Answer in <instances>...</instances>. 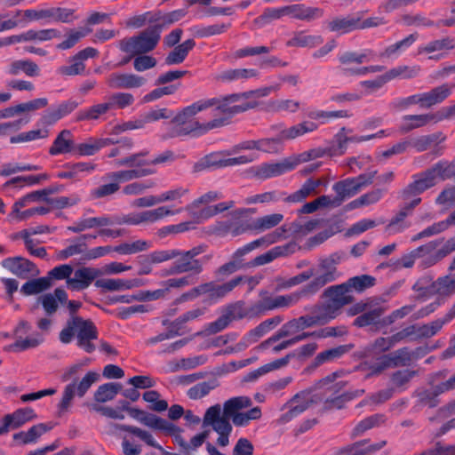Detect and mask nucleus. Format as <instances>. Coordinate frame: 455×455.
<instances>
[{
  "instance_id": "obj_63",
  "label": "nucleus",
  "mask_w": 455,
  "mask_h": 455,
  "mask_svg": "<svg viewBox=\"0 0 455 455\" xmlns=\"http://www.w3.org/2000/svg\"><path fill=\"white\" fill-rule=\"evenodd\" d=\"M219 386L217 379H210L195 385L188 391V395L191 399H200L207 395L212 390Z\"/></svg>"
},
{
  "instance_id": "obj_9",
  "label": "nucleus",
  "mask_w": 455,
  "mask_h": 455,
  "mask_svg": "<svg viewBox=\"0 0 455 455\" xmlns=\"http://www.w3.org/2000/svg\"><path fill=\"white\" fill-rule=\"evenodd\" d=\"M204 427H211L218 435V445L226 447L229 444V435L233 430L231 423L221 416V406L215 404L209 407L203 419Z\"/></svg>"
},
{
  "instance_id": "obj_27",
  "label": "nucleus",
  "mask_w": 455,
  "mask_h": 455,
  "mask_svg": "<svg viewBox=\"0 0 455 455\" xmlns=\"http://www.w3.org/2000/svg\"><path fill=\"white\" fill-rule=\"evenodd\" d=\"M324 294L329 299L328 302L334 307H337L339 311L342 307L351 303L353 300L350 290L346 283L327 288Z\"/></svg>"
},
{
  "instance_id": "obj_6",
  "label": "nucleus",
  "mask_w": 455,
  "mask_h": 455,
  "mask_svg": "<svg viewBox=\"0 0 455 455\" xmlns=\"http://www.w3.org/2000/svg\"><path fill=\"white\" fill-rule=\"evenodd\" d=\"M420 68L419 66H398L394 68H391L385 74L378 76L375 79L365 80L359 83L358 86L360 89L359 94H362V97L371 95L376 93L379 89H381L385 84L387 82L395 79V78H403L408 79L417 76L419 74Z\"/></svg>"
},
{
  "instance_id": "obj_61",
  "label": "nucleus",
  "mask_w": 455,
  "mask_h": 455,
  "mask_svg": "<svg viewBox=\"0 0 455 455\" xmlns=\"http://www.w3.org/2000/svg\"><path fill=\"white\" fill-rule=\"evenodd\" d=\"M16 16L20 17L22 26L30 22L41 20H48V8L47 9H27L16 11Z\"/></svg>"
},
{
  "instance_id": "obj_4",
  "label": "nucleus",
  "mask_w": 455,
  "mask_h": 455,
  "mask_svg": "<svg viewBox=\"0 0 455 455\" xmlns=\"http://www.w3.org/2000/svg\"><path fill=\"white\" fill-rule=\"evenodd\" d=\"M285 16L309 22L322 18L323 16V10L319 7L307 6L302 4H294L278 8H267L264 11L260 19L269 21L272 20H278Z\"/></svg>"
},
{
  "instance_id": "obj_45",
  "label": "nucleus",
  "mask_w": 455,
  "mask_h": 455,
  "mask_svg": "<svg viewBox=\"0 0 455 455\" xmlns=\"http://www.w3.org/2000/svg\"><path fill=\"white\" fill-rule=\"evenodd\" d=\"M283 220L281 213H272L252 220V232L259 234L278 226Z\"/></svg>"
},
{
  "instance_id": "obj_41",
  "label": "nucleus",
  "mask_w": 455,
  "mask_h": 455,
  "mask_svg": "<svg viewBox=\"0 0 455 455\" xmlns=\"http://www.w3.org/2000/svg\"><path fill=\"white\" fill-rule=\"evenodd\" d=\"M113 143L114 141L108 138H89L86 141L76 146V153L79 156H92L100 148Z\"/></svg>"
},
{
  "instance_id": "obj_16",
  "label": "nucleus",
  "mask_w": 455,
  "mask_h": 455,
  "mask_svg": "<svg viewBox=\"0 0 455 455\" xmlns=\"http://www.w3.org/2000/svg\"><path fill=\"white\" fill-rule=\"evenodd\" d=\"M412 288L419 293V297L420 298H425L432 294L451 296L455 293V274L437 278V280L433 282L427 288L423 287L420 282H417Z\"/></svg>"
},
{
  "instance_id": "obj_1",
  "label": "nucleus",
  "mask_w": 455,
  "mask_h": 455,
  "mask_svg": "<svg viewBox=\"0 0 455 455\" xmlns=\"http://www.w3.org/2000/svg\"><path fill=\"white\" fill-rule=\"evenodd\" d=\"M258 101L253 99L251 92L227 96L221 100L212 98L200 100L182 108L174 118L172 136H185L192 134L200 136L211 130L221 127L227 124L226 118H214L209 122L194 120L198 113L215 107V112L229 116L235 115L257 107Z\"/></svg>"
},
{
  "instance_id": "obj_57",
  "label": "nucleus",
  "mask_w": 455,
  "mask_h": 455,
  "mask_svg": "<svg viewBox=\"0 0 455 455\" xmlns=\"http://www.w3.org/2000/svg\"><path fill=\"white\" fill-rule=\"evenodd\" d=\"M96 169V164L91 162H80L70 166L69 170L58 173L61 179H72L78 177L82 173H92Z\"/></svg>"
},
{
  "instance_id": "obj_19",
  "label": "nucleus",
  "mask_w": 455,
  "mask_h": 455,
  "mask_svg": "<svg viewBox=\"0 0 455 455\" xmlns=\"http://www.w3.org/2000/svg\"><path fill=\"white\" fill-rule=\"evenodd\" d=\"M1 265L20 278H28L39 274L36 266L22 257L6 258L1 262Z\"/></svg>"
},
{
  "instance_id": "obj_36",
  "label": "nucleus",
  "mask_w": 455,
  "mask_h": 455,
  "mask_svg": "<svg viewBox=\"0 0 455 455\" xmlns=\"http://www.w3.org/2000/svg\"><path fill=\"white\" fill-rule=\"evenodd\" d=\"M318 128V125L312 121H304L293 126L282 130L278 134V140L284 141L294 140L307 133L313 132Z\"/></svg>"
},
{
  "instance_id": "obj_5",
  "label": "nucleus",
  "mask_w": 455,
  "mask_h": 455,
  "mask_svg": "<svg viewBox=\"0 0 455 455\" xmlns=\"http://www.w3.org/2000/svg\"><path fill=\"white\" fill-rule=\"evenodd\" d=\"M146 153L132 155L116 162V165H126L132 167L129 170L113 172L106 175V179L118 183L127 182L135 179L142 178L156 172V169L150 167H143L147 164L145 162Z\"/></svg>"
},
{
  "instance_id": "obj_31",
  "label": "nucleus",
  "mask_w": 455,
  "mask_h": 455,
  "mask_svg": "<svg viewBox=\"0 0 455 455\" xmlns=\"http://www.w3.org/2000/svg\"><path fill=\"white\" fill-rule=\"evenodd\" d=\"M52 428V424L39 423L28 431H20L13 435V440L19 444L35 443L46 432Z\"/></svg>"
},
{
  "instance_id": "obj_53",
  "label": "nucleus",
  "mask_w": 455,
  "mask_h": 455,
  "mask_svg": "<svg viewBox=\"0 0 455 455\" xmlns=\"http://www.w3.org/2000/svg\"><path fill=\"white\" fill-rule=\"evenodd\" d=\"M52 286L50 277H41L30 280L25 283L20 289V291L25 295L38 294Z\"/></svg>"
},
{
  "instance_id": "obj_62",
  "label": "nucleus",
  "mask_w": 455,
  "mask_h": 455,
  "mask_svg": "<svg viewBox=\"0 0 455 455\" xmlns=\"http://www.w3.org/2000/svg\"><path fill=\"white\" fill-rule=\"evenodd\" d=\"M108 102L100 103L84 109L77 114V120H95L110 110Z\"/></svg>"
},
{
  "instance_id": "obj_43",
  "label": "nucleus",
  "mask_w": 455,
  "mask_h": 455,
  "mask_svg": "<svg viewBox=\"0 0 455 455\" xmlns=\"http://www.w3.org/2000/svg\"><path fill=\"white\" fill-rule=\"evenodd\" d=\"M417 38V34L409 35L405 38L387 46L380 53V57L387 59L398 58L403 52H405L409 47H411Z\"/></svg>"
},
{
  "instance_id": "obj_14",
  "label": "nucleus",
  "mask_w": 455,
  "mask_h": 455,
  "mask_svg": "<svg viewBox=\"0 0 455 455\" xmlns=\"http://www.w3.org/2000/svg\"><path fill=\"white\" fill-rule=\"evenodd\" d=\"M312 160L309 151L286 158L279 163L267 164L259 167L258 174L264 179L278 176L293 170L299 164Z\"/></svg>"
},
{
  "instance_id": "obj_28",
  "label": "nucleus",
  "mask_w": 455,
  "mask_h": 455,
  "mask_svg": "<svg viewBox=\"0 0 455 455\" xmlns=\"http://www.w3.org/2000/svg\"><path fill=\"white\" fill-rule=\"evenodd\" d=\"M112 226V217L101 215L98 217H87L77 220L68 229L74 233H80L87 229L102 228Z\"/></svg>"
},
{
  "instance_id": "obj_22",
  "label": "nucleus",
  "mask_w": 455,
  "mask_h": 455,
  "mask_svg": "<svg viewBox=\"0 0 455 455\" xmlns=\"http://www.w3.org/2000/svg\"><path fill=\"white\" fill-rule=\"evenodd\" d=\"M143 76L127 73H113L108 78V84L113 89H134L146 84Z\"/></svg>"
},
{
  "instance_id": "obj_42",
  "label": "nucleus",
  "mask_w": 455,
  "mask_h": 455,
  "mask_svg": "<svg viewBox=\"0 0 455 455\" xmlns=\"http://www.w3.org/2000/svg\"><path fill=\"white\" fill-rule=\"evenodd\" d=\"M182 111V109L175 116H173L172 111H171L168 108H159V109H153L146 113L142 120L145 121V124L148 123H152L158 121L160 119H169L172 118V121L166 124V129L168 130L167 133L164 135V138H173L174 136H172V132L173 129V122L174 118Z\"/></svg>"
},
{
  "instance_id": "obj_12",
  "label": "nucleus",
  "mask_w": 455,
  "mask_h": 455,
  "mask_svg": "<svg viewBox=\"0 0 455 455\" xmlns=\"http://www.w3.org/2000/svg\"><path fill=\"white\" fill-rule=\"evenodd\" d=\"M306 294H307V292L306 289H303L286 295L267 297L254 304L251 307V312L254 314H263L266 311L274 310L275 308L289 307L297 304Z\"/></svg>"
},
{
  "instance_id": "obj_49",
  "label": "nucleus",
  "mask_w": 455,
  "mask_h": 455,
  "mask_svg": "<svg viewBox=\"0 0 455 455\" xmlns=\"http://www.w3.org/2000/svg\"><path fill=\"white\" fill-rule=\"evenodd\" d=\"M323 42L321 36L307 35L305 32L296 33L290 40L287 41L286 45L290 47H309L313 48Z\"/></svg>"
},
{
  "instance_id": "obj_39",
  "label": "nucleus",
  "mask_w": 455,
  "mask_h": 455,
  "mask_svg": "<svg viewBox=\"0 0 455 455\" xmlns=\"http://www.w3.org/2000/svg\"><path fill=\"white\" fill-rule=\"evenodd\" d=\"M283 142L282 140L276 139H266L260 140H250L241 143L236 148L234 149V152H236L238 149H245L251 151H263V152H275L277 150L278 145Z\"/></svg>"
},
{
  "instance_id": "obj_50",
  "label": "nucleus",
  "mask_w": 455,
  "mask_h": 455,
  "mask_svg": "<svg viewBox=\"0 0 455 455\" xmlns=\"http://www.w3.org/2000/svg\"><path fill=\"white\" fill-rule=\"evenodd\" d=\"M206 361L207 357L203 355L177 359L170 363V371L174 372L181 370H192L204 364Z\"/></svg>"
},
{
  "instance_id": "obj_7",
  "label": "nucleus",
  "mask_w": 455,
  "mask_h": 455,
  "mask_svg": "<svg viewBox=\"0 0 455 455\" xmlns=\"http://www.w3.org/2000/svg\"><path fill=\"white\" fill-rule=\"evenodd\" d=\"M161 34V27H151L137 36L124 39L119 43L120 50L132 56L146 53L155 49L157 45Z\"/></svg>"
},
{
  "instance_id": "obj_11",
  "label": "nucleus",
  "mask_w": 455,
  "mask_h": 455,
  "mask_svg": "<svg viewBox=\"0 0 455 455\" xmlns=\"http://www.w3.org/2000/svg\"><path fill=\"white\" fill-rule=\"evenodd\" d=\"M242 281L241 277H235L229 282L222 284H217L214 283H207L202 285H199L187 293L182 295L183 300L192 299L196 298L199 295L205 294L208 299L212 301H217L218 299L225 297L228 292H230L235 287H236L240 282Z\"/></svg>"
},
{
  "instance_id": "obj_54",
  "label": "nucleus",
  "mask_w": 455,
  "mask_h": 455,
  "mask_svg": "<svg viewBox=\"0 0 455 455\" xmlns=\"http://www.w3.org/2000/svg\"><path fill=\"white\" fill-rule=\"evenodd\" d=\"M328 28L332 32L345 34L358 28L359 20L349 17L337 18L328 23Z\"/></svg>"
},
{
  "instance_id": "obj_34",
  "label": "nucleus",
  "mask_w": 455,
  "mask_h": 455,
  "mask_svg": "<svg viewBox=\"0 0 455 455\" xmlns=\"http://www.w3.org/2000/svg\"><path fill=\"white\" fill-rule=\"evenodd\" d=\"M68 299L67 292L60 288L55 289L53 293H46L39 298V302L48 315L54 314L60 304H63Z\"/></svg>"
},
{
  "instance_id": "obj_64",
  "label": "nucleus",
  "mask_w": 455,
  "mask_h": 455,
  "mask_svg": "<svg viewBox=\"0 0 455 455\" xmlns=\"http://www.w3.org/2000/svg\"><path fill=\"white\" fill-rule=\"evenodd\" d=\"M372 54L370 51L362 52H346L339 56L340 64H362L372 60Z\"/></svg>"
},
{
  "instance_id": "obj_18",
  "label": "nucleus",
  "mask_w": 455,
  "mask_h": 455,
  "mask_svg": "<svg viewBox=\"0 0 455 455\" xmlns=\"http://www.w3.org/2000/svg\"><path fill=\"white\" fill-rule=\"evenodd\" d=\"M312 402L313 399L309 391L298 393L285 404L287 411L282 414L280 421L282 423L291 421L292 419L304 412Z\"/></svg>"
},
{
  "instance_id": "obj_38",
  "label": "nucleus",
  "mask_w": 455,
  "mask_h": 455,
  "mask_svg": "<svg viewBox=\"0 0 455 455\" xmlns=\"http://www.w3.org/2000/svg\"><path fill=\"white\" fill-rule=\"evenodd\" d=\"M451 93V86L448 84H442L429 92H422V108H427L434 105L443 102Z\"/></svg>"
},
{
  "instance_id": "obj_30",
  "label": "nucleus",
  "mask_w": 455,
  "mask_h": 455,
  "mask_svg": "<svg viewBox=\"0 0 455 455\" xmlns=\"http://www.w3.org/2000/svg\"><path fill=\"white\" fill-rule=\"evenodd\" d=\"M141 282L139 279H120L108 278L98 279L95 286L107 291H117L140 287Z\"/></svg>"
},
{
  "instance_id": "obj_44",
  "label": "nucleus",
  "mask_w": 455,
  "mask_h": 455,
  "mask_svg": "<svg viewBox=\"0 0 455 455\" xmlns=\"http://www.w3.org/2000/svg\"><path fill=\"white\" fill-rule=\"evenodd\" d=\"M196 43L193 39H188L182 44L177 45L165 58L166 65H176L182 63L187 58L188 52L195 47Z\"/></svg>"
},
{
  "instance_id": "obj_59",
  "label": "nucleus",
  "mask_w": 455,
  "mask_h": 455,
  "mask_svg": "<svg viewBox=\"0 0 455 455\" xmlns=\"http://www.w3.org/2000/svg\"><path fill=\"white\" fill-rule=\"evenodd\" d=\"M289 253V246L288 245H282V246H275L267 252L257 256L253 259V265L255 266H262L267 263H270L274 259L286 256Z\"/></svg>"
},
{
  "instance_id": "obj_29",
  "label": "nucleus",
  "mask_w": 455,
  "mask_h": 455,
  "mask_svg": "<svg viewBox=\"0 0 455 455\" xmlns=\"http://www.w3.org/2000/svg\"><path fill=\"white\" fill-rule=\"evenodd\" d=\"M76 146L72 132L69 130H63L58 134L49 148V154L58 156L73 153L76 152Z\"/></svg>"
},
{
  "instance_id": "obj_32",
  "label": "nucleus",
  "mask_w": 455,
  "mask_h": 455,
  "mask_svg": "<svg viewBox=\"0 0 455 455\" xmlns=\"http://www.w3.org/2000/svg\"><path fill=\"white\" fill-rule=\"evenodd\" d=\"M411 353L406 348H401L396 350L395 352L383 355L379 359V366L378 367V371H381L387 367H395V366H404L411 363Z\"/></svg>"
},
{
  "instance_id": "obj_48",
  "label": "nucleus",
  "mask_w": 455,
  "mask_h": 455,
  "mask_svg": "<svg viewBox=\"0 0 455 455\" xmlns=\"http://www.w3.org/2000/svg\"><path fill=\"white\" fill-rule=\"evenodd\" d=\"M283 322V318L281 316H275L269 319L265 320L261 323H259L256 328L249 331L245 339L249 343L256 342L259 338L265 335L267 331H269L274 326L278 325Z\"/></svg>"
},
{
  "instance_id": "obj_3",
  "label": "nucleus",
  "mask_w": 455,
  "mask_h": 455,
  "mask_svg": "<svg viewBox=\"0 0 455 455\" xmlns=\"http://www.w3.org/2000/svg\"><path fill=\"white\" fill-rule=\"evenodd\" d=\"M252 401L248 396H235L227 400L221 408V416L226 417L236 427H245L250 421L258 419L261 417L259 407H253L251 410L243 412V409L249 408Z\"/></svg>"
},
{
  "instance_id": "obj_56",
  "label": "nucleus",
  "mask_w": 455,
  "mask_h": 455,
  "mask_svg": "<svg viewBox=\"0 0 455 455\" xmlns=\"http://www.w3.org/2000/svg\"><path fill=\"white\" fill-rule=\"evenodd\" d=\"M48 194L49 192L44 189L31 192L17 200L13 204L11 212L18 213L19 211L29 206L32 203L45 199V196H48Z\"/></svg>"
},
{
  "instance_id": "obj_26",
  "label": "nucleus",
  "mask_w": 455,
  "mask_h": 455,
  "mask_svg": "<svg viewBox=\"0 0 455 455\" xmlns=\"http://www.w3.org/2000/svg\"><path fill=\"white\" fill-rule=\"evenodd\" d=\"M170 268L166 269L163 275H179L182 273L199 274L203 267L202 263L198 259H191L184 255H179Z\"/></svg>"
},
{
  "instance_id": "obj_23",
  "label": "nucleus",
  "mask_w": 455,
  "mask_h": 455,
  "mask_svg": "<svg viewBox=\"0 0 455 455\" xmlns=\"http://www.w3.org/2000/svg\"><path fill=\"white\" fill-rule=\"evenodd\" d=\"M36 417V415L31 408L17 410L12 414L5 415L2 419L0 433H6L9 428H18Z\"/></svg>"
},
{
  "instance_id": "obj_21",
  "label": "nucleus",
  "mask_w": 455,
  "mask_h": 455,
  "mask_svg": "<svg viewBox=\"0 0 455 455\" xmlns=\"http://www.w3.org/2000/svg\"><path fill=\"white\" fill-rule=\"evenodd\" d=\"M99 275H100V269L84 267L75 271L73 277L67 280V284L73 291H81L89 287Z\"/></svg>"
},
{
  "instance_id": "obj_37",
  "label": "nucleus",
  "mask_w": 455,
  "mask_h": 455,
  "mask_svg": "<svg viewBox=\"0 0 455 455\" xmlns=\"http://www.w3.org/2000/svg\"><path fill=\"white\" fill-rule=\"evenodd\" d=\"M320 179H307L302 186L285 198L289 203H300L310 196L317 194V188L321 186Z\"/></svg>"
},
{
  "instance_id": "obj_8",
  "label": "nucleus",
  "mask_w": 455,
  "mask_h": 455,
  "mask_svg": "<svg viewBox=\"0 0 455 455\" xmlns=\"http://www.w3.org/2000/svg\"><path fill=\"white\" fill-rule=\"evenodd\" d=\"M341 262V257L337 254H331L322 259L315 270L314 271V279L305 288L307 293H315L319 289L329 283L337 280L341 274L338 271L337 266Z\"/></svg>"
},
{
  "instance_id": "obj_25",
  "label": "nucleus",
  "mask_w": 455,
  "mask_h": 455,
  "mask_svg": "<svg viewBox=\"0 0 455 455\" xmlns=\"http://www.w3.org/2000/svg\"><path fill=\"white\" fill-rule=\"evenodd\" d=\"M352 132L351 129L342 127L334 136L332 149L331 154L332 156H342L346 153L348 143H361L367 141L366 136H348Z\"/></svg>"
},
{
  "instance_id": "obj_46",
  "label": "nucleus",
  "mask_w": 455,
  "mask_h": 455,
  "mask_svg": "<svg viewBox=\"0 0 455 455\" xmlns=\"http://www.w3.org/2000/svg\"><path fill=\"white\" fill-rule=\"evenodd\" d=\"M160 20H162L161 12L150 11L130 17L125 20L124 24L127 28H140L147 23L159 22Z\"/></svg>"
},
{
  "instance_id": "obj_33",
  "label": "nucleus",
  "mask_w": 455,
  "mask_h": 455,
  "mask_svg": "<svg viewBox=\"0 0 455 455\" xmlns=\"http://www.w3.org/2000/svg\"><path fill=\"white\" fill-rule=\"evenodd\" d=\"M302 330L300 325L296 319H292L286 323H284L273 336L265 340L262 344V347H267L270 346L272 343H276L282 339L284 338H293L295 336L300 335Z\"/></svg>"
},
{
  "instance_id": "obj_2",
  "label": "nucleus",
  "mask_w": 455,
  "mask_h": 455,
  "mask_svg": "<svg viewBox=\"0 0 455 455\" xmlns=\"http://www.w3.org/2000/svg\"><path fill=\"white\" fill-rule=\"evenodd\" d=\"M75 336L80 348L87 353L95 350L92 341L97 339V330L92 322L72 315L68 321L67 326L60 331V340L64 344H68Z\"/></svg>"
},
{
  "instance_id": "obj_55",
  "label": "nucleus",
  "mask_w": 455,
  "mask_h": 455,
  "mask_svg": "<svg viewBox=\"0 0 455 455\" xmlns=\"http://www.w3.org/2000/svg\"><path fill=\"white\" fill-rule=\"evenodd\" d=\"M313 312L320 325L325 324L336 318L339 314L337 307H334L331 303L326 302L325 304L315 306Z\"/></svg>"
},
{
  "instance_id": "obj_15",
  "label": "nucleus",
  "mask_w": 455,
  "mask_h": 455,
  "mask_svg": "<svg viewBox=\"0 0 455 455\" xmlns=\"http://www.w3.org/2000/svg\"><path fill=\"white\" fill-rule=\"evenodd\" d=\"M451 172L452 171L449 164L438 163L419 179L416 180L411 185L410 189L415 193H421L435 185L439 180L449 178Z\"/></svg>"
},
{
  "instance_id": "obj_17",
  "label": "nucleus",
  "mask_w": 455,
  "mask_h": 455,
  "mask_svg": "<svg viewBox=\"0 0 455 455\" xmlns=\"http://www.w3.org/2000/svg\"><path fill=\"white\" fill-rule=\"evenodd\" d=\"M372 178L371 175H360L335 183L333 190L336 192L338 199H340V204L344 199L354 196L363 188L370 185L372 182Z\"/></svg>"
},
{
  "instance_id": "obj_20",
  "label": "nucleus",
  "mask_w": 455,
  "mask_h": 455,
  "mask_svg": "<svg viewBox=\"0 0 455 455\" xmlns=\"http://www.w3.org/2000/svg\"><path fill=\"white\" fill-rule=\"evenodd\" d=\"M444 116L441 113H428L420 115H407L403 116L400 130L403 132L426 126L429 124H436L442 121Z\"/></svg>"
},
{
  "instance_id": "obj_51",
  "label": "nucleus",
  "mask_w": 455,
  "mask_h": 455,
  "mask_svg": "<svg viewBox=\"0 0 455 455\" xmlns=\"http://www.w3.org/2000/svg\"><path fill=\"white\" fill-rule=\"evenodd\" d=\"M114 427L117 430L125 431L137 436L138 438H140L141 441H143L151 447L159 450L162 449L161 445L156 441L152 434L147 430L129 425H115Z\"/></svg>"
},
{
  "instance_id": "obj_10",
  "label": "nucleus",
  "mask_w": 455,
  "mask_h": 455,
  "mask_svg": "<svg viewBox=\"0 0 455 455\" xmlns=\"http://www.w3.org/2000/svg\"><path fill=\"white\" fill-rule=\"evenodd\" d=\"M31 330V325L25 320H20L13 329V336L16 339L15 342L6 347L8 351H25L31 348L37 347L44 341V337L42 332L34 331L27 337H23Z\"/></svg>"
},
{
  "instance_id": "obj_40",
  "label": "nucleus",
  "mask_w": 455,
  "mask_h": 455,
  "mask_svg": "<svg viewBox=\"0 0 455 455\" xmlns=\"http://www.w3.org/2000/svg\"><path fill=\"white\" fill-rule=\"evenodd\" d=\"M153 243L149 240L137 239L130 240L114 246L115 252L121 255H132L146 251L152 248Z\"/></svg>"
},
{
  "instance_id": "obj_35",
  "label": "nucleus",
  "mask_w": 455,
  "mask_h": 455,
  "mask_svg": "<svg viewBox=\"0 0 455 455\" xmlns=\"http://www.w3.org/2000/svg\"><path fill=\"white\" fill-rule=\"evenodd\" d=\"M5 72L11 76L24 73L28 76L34 77L40 75V68L36 63L30 60H16L6 67Z\"/></svg>"
},
{
  "instance_id": "obj_24",
  "label": "nucleus",
  "mask_w": 455,
  "mask_h": 455,
  "mask_svg": "<svg viewBox=\"0 0 455 455\" xmlns=\"http://www.w3.org/2000/svg\"><path fill=\"white\" fill-rule=\"evenodd\" d=\"M455 48L454 38H443L429 42L418 48V54H428L431 60H439L443 57L444 52Z\"/></svg>"
},
{
  "instance_id": "obj_13",
  "label": "nucleus",
  "mask_w": 455,
  "mask_h": 455,
  "mask_svg": "<svg viewBox=\"0 0 455 455\" xmlns=\"http://www.w3.org/2000/svg\"><path fill=\"white\" fill-rule=\"evenodd\" d=\"M129 415L138 422L155 430L163 431L168 435H175L180 427L173 423L137 408L124 407Z\"/></svg>"
},
{
  "instance_id": "obj_52",
  "label": "nucleus",
  "mask_w": 455,
  "mask_h": 455,
  "mask_svg": "<svg viewBox=\"0 0 455 455\" xmlns=\"http://www.w3.org/2000/svg\"><path fill=\"white\" fill-rule=\"evenodd\" d=\"M451 321H452L451 317L445 314L443 317L420 325V329H419V338L428 339L436 335L442 330V328Z\"/></svg>"
},
{
  "instance_id": "obj_47",
  "label": "nucleus",
  "mask_w": 455,
  "mask_h": 455,
  "mask_svg": "<svg viewBox=\"0 0 455 455\" xmlns=\"http://www.w3.org/2000/svg\"><path fill=\"white\" fill-rule=\"evenodd\" d=\"M386 445L385 441L367 445L366 441L355 443L341 450L339 455H366L368 453L379 451Z\"/></svg>"
},
{
  "instance_id": "obj_60",
  "label": "nucleus",
  "mask_w": 455,
  "mask_h": 455,
  "mask_svg": "<svg viewBox=\"0 0 455 455\" xmlns=\"http://www.w3.org/2000/svg\"><path fill=\"white\" fill-rule=\"evenodd\" d=\"M120 389V385L116 383L103 384L97 388L94 394V399L99 403L111 401L116 397Z\"/></svg>"
},
{
  "instance_id": "obj_58",
  "label": "nucleus",
  "mask_w": 455,
  "mask_h": 455,
  "mask_svg": "<svg viewBox=\"0 0 455 455\" xmlns=\"http://www.w3.org/2000/svg\"><path fill=\"white\" fill-rule=\"evenodd\" d=\"M385 416L382 414H375L361 420L353 429L352 435L354 437L362 435L364 432L372 427H379L385 421Z\"/></svg>"
}]
</instances>
